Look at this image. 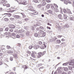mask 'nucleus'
Listing matches in <instances>:
<instances>
[{"label": "nucleus", "mask_w": 74, "mask_h": 74, "mask_svg": "<svg viewBox=\"0 0 74 74\" xmlns=\"http://www.w3.org/2000/svg\"><path fill=\"white\" fill-rule=\"evenodd\" d=\"M39 64V67H40V66H41L42 65V64Z\"/></svg>", "instance_id": "603ef678"}, {"label": "nucleus", "mask_w": 74, "mask_h": 74, "mask_svg": "<svg viewBox=\"0 0 74 74\" xmlns=\"http://www.w3.org/2000/svg\"><path fill=\"white\" fill-rule=\"evenodd\" d=\"M61 40L62 41H65V40L63 38Z\"/></svg>", "instance_id": "6e6d98bb"}, {"label": "nucleus", "mask_w": 74, "mask_h": 74, "mask_svg": "<svg viewBox=\"0 0 74 74\" xmlns=\"http://www.w3.org/2000/svg\"><path fill=\"white\" fill-rule=\"evenodd\" d=\"M34 36L35 37H38V34L37 33H35L34 34Z\"/></svg>", "instance_id": "aec40b11"}, {"label": "nucleus", "mask_w": 74, "mask_h": 74, "mask_svg": "<svg viewBox=\"0 0 74 74\" xmlns=\"http://www.w3.org/2000/svg\"><path fill=\"white\" fill-rule=\"evenodd\" d=\"M66 1H64V3H65V4H66Z\"/></svg>", "instance_id": "338daca9"}, {"label": "nucleus", "mask_w": 74, "mask_h": 74, "mask_svg": "<svg viewBox=\"0 0 74 74\" xmlns=\"http://www.w3.org/2000/svg\"><path fill=\"white\" fill-rule=\"evenodd\" d=\"M47 25H49V26H52V25L50 24L49 23H48Z\"/></svg>", "instance_id": "4d7b16f0"}, {"label": "nucleus", "mask_w": 74, "mask_h": 74, "mask_svg": "<svg viewBox=\"0 0 74 74\" xmlns=\"http://www.w3.org/2000/svg\"><path fill=\"white\" fill-rule=\"evenodd\" d=\"M2 8H0V11H2Z\"/></svg>", "instance_id": "e2e57ef3"}, {"label": "nucleus", "mask_w": 74, "mask_h": 74, "mask_svg": "<svg viewBox=\"0 0 74 74\" xmlns=\"http://www.w3.org/2000/svg\"><path fill=\"white\" fill-rule=\"evenodd\" d=\"M41 16L42 17H44V14H42Z\"/></svg>", "instance_id": "69168bd1"}, {"label": "nucleus", "mask_w": 74, "mask_h": 74, "mask_svg": "<svg viewBox=\"0 0 74 74\" xmlns=\"http://www.w3.org/2000/svg\"><path fill=\"white\" fill-rule=\"evenodd\" d=\"M20 37L21 36H19V35H17L16 36V38H20Z\"/></svg>", "instance_id": "cd10ccee"}, {"label": "nucleus", "mask_w": 74, "mask_h": 74, "mask_svg": "<svg viewBox=\"0 0 74 74\" xmlns=\"http://www.w3.org/2000/svg\"><path fill=\"white\" fill-rule=\"evenodd\" d=\"M57 44H60L61 42V41L60 40H57L56 41Z\"/></svg>", "instance_id": "ddd939ff"}, {"label": "nucleus", "mask_w": 74, "mask_h": 74, "mask_svg": "<svg viewBox=\"0 0 74 74\" xmlns=\"http://www.w3.org/2000/svg\"><path fill=\"white\" fill-rule=\"evenodd\" d=\"M38 58H40V57H41L42 56V52H39L38 53Z\"/></svg>", "instance_id": "20e7f679"}, {"label": "nucleus", "mask_w": 74, "mask_h": 74, "mask_svg": "<svg viewBox=\"0 0 74 74\" xmlns=\"http://www.w3.org/2000/svg\"><path fill=\"white\" fill-rule=\"evenodd\" d=\"M40 47L38 45H37L36 46H34V48L35 49H37L38 48Z\"/></svg>", "instance_id": "9d476101"}, {"label": "nucleus", "mask_w": 74, "mask_h": 74, "mask_svg": "<svg viewBox=\"0 0 74 74\" xmlns=\"http://www.w3.org/2000/svg\"><path fill=\"white\" fill-rule=\"evenodd\" d=\"M34 15H37L38 14V12H34Z\"/></svg>", "instance_id": "c756f323"}, {"label": "nucleus", "mask_w": 74, "mask_h": 74, "mask_svg": "<svg viewBox=\"0 0 74 74\" xmlns=\"http://www.w3.org/2000/svg\"><path fill=\"white\" fill-rule=\"evenodd\" d=\"M23 4L24 5H26V2H23Z\"/></svg>", "instance_id": "c9c22d12"}, {"label": "nucleus", "mask_w": 74, "mask_h": 74, "mask_svg": "<svg viewBox=\"0 0 74 74\" xmlns=\"http://www.w3.org/2000/svg\"><path fill=\"white\" fill-rule=\"evenodd\" d=\"M54 6H55V7H56V8H58V5H57L56 4H54Z\"/></svg>", "instance_id": "7c9ffc66"}, {"label": "nucleus", "mask_w": 74, "mask_h": 74, "mask_svg": "<svg viewBox=\"0 0 74 74\" xmlns=\"http://www.w3.org/2000/svg\"><path fill=\"white\" fill-rule=\"evenodd\" d=\"M68 74H71V72L70 71H69L68 72Z\"/></svg>", "instance_id": "680f3d73"}, {"label": "nucleus", "mask_w": 74, "mask_h": 74, "mask_svg": "<svg viewBox=\"0 0 74 74\" xmlns=\"http://www.w3.org/2000/svg\"><path fill=\"white\" fill-rule=\"evenodd\" d=\"M41 3L42 6H44L47 4V1L44 0H43L41 2Z\"/></svg>", "instance_id": "f03ea898"}, {"label": "nucleus", "mask_w": 74, "mask_h": 74, "mask_svg": "<svg viewBox=\"0 0 74 74\" xmlns=\"http://www.w3.org/2000/svg\"><path fill=\"white\" fill-rule=\"evenodd\" d=\"M29 9L30 11H34V8L33 7L31 6H29Z\"/></svg>", "instance_id": "0eeeda50"}, {"label": "nucleus", "mask_w": 74, "mask_h": 74, "mask_svg": "<svg viewBox=\"0 0 74 74\" xmlns=\"http://www.w3.org/2000/svg\"><path fill=\"white\" fill-rule=\"evenodd\" d=\"M38 44H39V45H41V44H42V42L41 41H39L38 42Z\"/></svg>", "instance_id": "2f4dec72"}, {"label": "nucleus", "mask_w": 74, "mask_h": 74, "mask_svg": "<svg viewBox=\"0 0 74 74\" xmlns=\"http://www.w3.org/2000/svg\"><path fill=\"white\" fill-rule=\"evenodd\" d=\"M36 67H40V66H39V64H38L36 65Z\"/></svg>", "instance_id": "bf43d9fd"}, {"label": "nucleus", "mask_w": 74, "mask_h": 74, "mask_svg": "<svg viewBox=\"0 0 74 74\" xmlns=\"http://www.w3.org/2000/svg\"><path fill=\"white\" fill-rule=\"evenodd\" d=\"M4 34H5V35H7V34H8V33H7V32H6Z\"/></svg>", "instance_id": "052dcab7"}, {"label": "nucleus", "mask_w": 74, "mask_h": 74, "mask_svg": "<svg viewBox=\"0 0 74 74\" xmlns=\"http://www.w3.org/2000/svg\"><path fill=\"white\" fill-rule=\"evenodd\" d=\"M32 47H33V46H30L29 47V48L30 49H31L32 48Z\"/></svg>", "instance_id": "4c0bfd02"}, {"label": "nucleus", "mask_w": 74, "mask_h": 74, "mask_svg": "<svg viewBox=\"0 0 74 74\" xmlns=\"http://www.w3.org/2000/svg\"><path fill=\"white\" fill-rule=\"evenodd\" d=\"M8 20L9 19L7 18H5L4 19V20L5 22H8Z\"/></svg>", "instance_id": "6ab92c4d"}, {"label": "nucleus", "mask_w": 74, "mask_h": 74, "mask_svg": "<svg viewBox=\"0 0 74 74\" xmlns=\"http://www.w3.org/2000/svg\"><path fill=\"white\" fill-rule=\"evenodd\" d=\"M4 15H6L4 17H5V16H9V15H10L9 16H11V14H8V13H4Z\"/></svg>", "instance_id": "2eb2a0df"}, {"label": "nucleus", "mask_w": 74, "mask_h": 74, "mask_svg": "<svg viewBox=\"0 0 74 74\" xmlns=\"http://www.w3.org/2000/svg\"><path fill=\"white\" fill-rule=\"evenodd\" d=\"M5 5H6V4L5 3V2L3 4V6H5Z\"/></svg>", "instance_id": "5fc2aeb1"}, {"label": "nucleus", "mask_w": 74, "mask_h": 74, "mask_svg": "<svg viewBox=\"0 0 74 74\" xmlns=\"http://www.w3.org/2000/svg\"><path fill=\"white\" fill-rule=\"evenodd\" d=\"M22 68H24V70H26L27 69V66L26 65H23L22 66Z\"/></svg>", "instance_id": "1a4fd4ad"}, {"label": "nucleus", "mask_w": 74, "mask_h": 74, "mask_svg": "<svg viewBox=\"0 0 74 74\" xmlns=\"http://www.w3.org/2000/svg\"><path fill=\"white\" fill-rule=\"evenodd\" d=\"M52 7L53 8V9H55V8L54 7V6H52Z\"/></svg>", "instance_id": "0e129e2a"}, {"label": "nucleus", "mask_w": 74, "mask_h": 74, "mask_svg": "<svg viewBox=\"0 0 74 74\" xmlns=\"http://www.w3.org/2000/svg\"><path fill=\"white\" fill-rule=\"evenodd\" d=\"M7 53H9V54H12V53H13V52L11 51H8Z\"/></svg>", "instance_id": "a211bd4d"}, {"label": "nucleus", "mask_w": 74, "mask_h": 74, "mask_svg": "<svg viewBox=\"0 0 74 74\" xmlns=\"http://www.w3.org/2000/svg\"><path fill=\"white\" fill-rule=\"evenodd\" d=\"M10 32H13V29H11L10 30Z\"/></svg>", "instance_id": "c03bdc74"}, {"label": "nucleus", "mask_w": 74, "mask_h": 74, "mask_svg": "<svg viewBox=\"0 0 74 74\" xmlns=\"http://www.w3.org/2000/svg\"><path fill=\"white\" fill-rule=\"evenodd\" d=\"M14 57L16 58H17V55L16 54H15L14 55Z\"/></svg>", "instance_id": "49530a36"}, {"label": "nucleus", "mask_w": 74, "mask_h": 74, "mask_svg": "<svg viewBox=\"0 0 74 74\" xmlns=\"http://www.w3.org/2000/svg\"><path fill=\"white\" fill-rule=\"evenodd\" d=\"M33 15H34V13H32L30 14V15H31V16H33Z\"/></svg>", "instance_id": "37998d69"}, {"label": "nucleus", "mask_w": 74, "mask_h": 74, "mask_svg": "<svg viewBox=\"0 0 74 74\" xmlns=\"http://www.w3.org/2000/svg\"><path fill=\"white\" fill-rule=\"evenodd\" d=\"M45 53H46V52L45 51H43L42 54V55H45Z\"/></svg>", "instance_id": "a19ab883"}, {"label": "nucleus", "mask_w": 74, "mask_h": 74, "mask_svg": "<svg viewBox=\"0 0 74 74\" xmlns=\"http://www.w3.org/2000/svg\"><path fill=\"white\" fill-rule=\"evenodd\" d=\"M63 12H66L67 11H66V9H64Z\"/></svg>", "instance_id": "09e8293b"}, {"label": "nucleus", "mask_w": 74, "mask_h": 74, "mask_svg": "<svg viewBox=\"0 0 74 74\" xmlns=\"http://www.w3.org/2000/svg\"><path fill=\"white\" fill-rule=\"evenodd\" d=\"M30 60H31L32 61H35L36 60V58H32V57H30Z\"/></svg>", "instance_id": "f3484780"}, {"label": "nucleus", "mask_w": 74, "mask_h": 74, "mask_svg": "<svg viewBox=\"0 0 74 74\" xmlns=\"http://www.w3.org/2000/svg\"><path fill=\"white\" fill-rule=\"evenodd\" d=\"M45 42H43V44L40 46L41 49H45V48H47V44Z\"/></svg>", "instance_id": "f257e3e1"}, {"label": "nucleus", "mask_w": 74, "mask_h": 74, "mask_svg": "<svg viewBox=\"0 0 74 74\" xmlns=\"http://www.w3.org/2000/svg\"><path fill=\"white\" fill-rule=\"evenodd\" d=\"M6 6L7 7H10V5L8 3L6 4Z\"/></svg>", "instance_id": "bb28decb"}, {"label": "nucleus", "mask_w": 74, "mask_h": 74, "mask_svg": "<svg viewBox=\"0 0 74 74\" xmlns=\"http://www.w3.org/2000/svg\"><path fill=\"white\" fill-rule=\"evenodd\" d=\"M10 60L11 61H12V60H13V59L12 58H10Z\"/></svg>", "instance_id": "13d9d810"}, {"label": "nucleus", "mask_w": 74, "mask_h": 74, "mask_svg": "<svg viewBox=\"0 0 74 74\" xmlns=\"http://www.w3.org/2000/svg\"><path fill=\"white\" fill-rule=\"evenodd\" d=\"M29 32H27L26 34V36H29Z\"/></svg>", "instance_id": "393cba45"}, {"label": "nucleus", "mask_w": 74, "mask_h": 74, "mask_svg": "<svg viewBox=\"0 0 74 74\" xmlns=\"http://www.w3.org/2000/svg\"><path fill=\"white\" fill-rule=\"evenodd\" d=\"M47 12H48V13H49V14H52V13H53V12L52 11L49 10L47 11Z\"/></svg>", "instance_id": "f8f14e48"}, {"label": "nucleus", "mask_w": 74, "mask_h": 74, "mask_svg": "<svg viewBox=\"0 0 74 74\" xmlns=\"http://www.w3.org/2000/svg\"><path fill=\"white\" fill-rule=\"evenodd\" d=\"M68 68H67V67H65L64 68V71H67V70H68Z\"/></svg>", "instance_id": "4be33fe9"}, {"label": "nucleus", "mask_w": 74, "mask_h": 74, "mask_svg": "<svg viewBox=\"0 0 74 74\" xmlns=\"http://www.w3.org/2000/svg\"><path fill=\"white\" fill-rule=\"evenodd\" d=\"M7 49H10V47L9 46H7Z\"/></svg>", "instance_id": "864d4df0"}, {"label": "nucleus", "mask_w": 74, "mask_h": 74, "mask_svg": "<svg viewBox=\"0 0 74 74\" xmlns=\"http://www.w3.org/2000/svg\"><path fill=\"white\" fill-rule=\"evenodd\" d=\"M32 53L31 54V56L32 57H33L34 58H36V56L34 54L35 53V52L33 51L32 52Z\"/></svg>", "instance_id": "39448f33"}, {"label": "nucleus", "mask_w": 74, "mask_h": 74, "mask_svg": "<svg viewBox=\"0 0 74 74\" xmlns=\"http://www.w3.org/2000/svg\"><path fill=\"white\" fill-rule=\"evenodd\" d=\"M14 17L15 19H19V18H21V16L19 15H15L14 16Z\"/></svg>", "instance_id": "6e6552de"}, {"label": "nucleus", "mask_w": 74, "mask_h": 74, "mask_svg": "<svg viewBox=\"0 0 74 74\" xmlns=\"http://www.w3.org/2000/svg\"><path fill=\"white\" fill-rule=\"evenodd\" d=\"M63 66H66L67 65V63H64L63 64Z\"/></svg>", "instance_id": "de8ad7c7"}, {"label": "nucleus", "mask_w": 74, "mask_h": 74, "mask_svg": "<svg viewBox=\"0 0 74 74\" xmlns=\"http://www.w3.org/2000/svg\"><path fill=\"white\" fill-rule=\"evenodd\" d=\"M73 19H74L73 18V17H71L70 18V20H71V21H73Z\"/></svg>", "instance_id": "a18cd8bd"}, {"label": "nucleus", "mask_w": 74, "mask_h": 74, "mask_svg": "<svg viewBox=\"0 0 74 74\" xmlns=\"http://www.w3.org/2000/svg\"><path fill=\"white\" fill-rule=\"evenodd\" d=\"M69 65L73 66L74 65V62H72L69 63Z\"/></svg>", "instance_id": "4468645a"}, {"label": "nucleus", "mask_w": 74, "mask_h": 74, "mask_svg": "<svg viewBox=\"0 0 74 74\" xmlns=\"http://www.w3.org/2000/svg\"><path fill=\"white\" fill-rule=\"evenodd\" d=\"M58 17L59 19H62V15L60 14L58 15Z\"/></svg>", "instance_id": "dca6fc26"}, {"label": "nucleus", "mask_w": 74, "mask_h": 74, "mask_svg": "<svg viewBox=\"0 0 74 74\" xmlns=\"http://www.w3.org/2000/svg\"><path fill=\"white\" fill-rule=\"evenodd\" d=\"M67 13L68 14H71V12H70V10H69L68 11H67Z\"/></svg>", "instance_id": "58836bf2"}, {"label": "nucleus", "mask_w": 74, "mask_h": 74, "mask_svg": "<svg viewBox=\"0 0 74 74\" xmlns=\"http://www.w3.org/2000/svg\"><path fill=\"white\" fill-rule=\"evenodd\" d=\"M5 31H8V27L6 28L5 29Z\"/></svg>", "instance_id": "e433bc0d"}, {"label": "nucleus", "mask_w": 74, "mask_h": 74, "mask_svg": "<svg viewBox=\"0 0 74 74\" xmlns=\"http://www.w3.org/2000/svg\"><path fill=\"white\" fill-rule=\"evenodd\" d=\"M44 69V67L42 66L39 69V70L40 71V70H41V69Z\"/></svg>", "instance_id": "473e14b6"}, {"label": "nucleus", "mask_w": 74, "mask_h": 74, "mask_svg": "<svg viewBox=\"0 0 74 74\" xmlns=\"http://www.w3.org/2000/svg\"><path fill=\"white\" fill-rule=\"evenodd\" d=\"M47 29H51V27H49L47 26Z\"/></svg>", "instance_id": "3c124183"}, {"label": "nucleus", "mask_w": 74, "mask_h": 74, "mask_svg": "<svg viewBox=\"0 0 74 74\" xmlns=\"http://www.w3.org/2000/svg\"><path fill=\"white\" fill-rule=\"evenodd\" d=\"M46 7L47 8H49V7H50V5H49V4L47 5L46 6Z\"/></svg>", "instance_id": "b1692460"}, {"label": "nucleus", "mask_w": 74, "mask_h": 74, "mask_svg": "<svg viewBox=\"0 0 74 74\" xmlns=\"http://www.w3.org/2000/svg\"><path fill=\"white\" fill-rule=\"evenodd\" d=\"M26 52L27 53H28L29 55H30V54H31V52L29 51H27Z\"/></svg>", "instance_id": "5701e85b"}, {"label": "nucleus", "mask_w": 74, "mask_h": 74, "mask_svg": "<svg viewBox=\"0 0 74 74\" xmlns=\"http://www.w3.org/2000/svg\"><path fill=\"white\" fill-rule=\"evenodd\" d=\"M61 44L62 45H65V44H66V43L65 42H63L61 43Z\"/></svg>", "instance_id": "79ce46f5"}, {"label": "nucleus", "mask_w": 74, "mask_h": 74, "mask_svg": "<svg viewBox=\"0 0 74 74\" xmlns=\"http://www.w3.org/2000/svg\"><path fill=\"white\" fill-rule=\"evenodd\" d=\"M34 2V3H37L38 2V0H33Z\"/></svg>", "instance_id": "72a5a7b5"}, {"label": "nucleus", "mask_w": 74, "mask_h": 74, "mask_svg": "<svg viewBox=\"0 0 74 74\" xmlns=\"http://www.w3.org/2000/svg\"><path fill=\"white\" fill-rule=\"evenodd\" d=\"M62 35H58L57 36L58 38H61V37H62Z\"/></svg>", "instance_id": "f704fd0d"}, {"label": "nucleus", "mask_w": 74, "mask_h": 74, "mask_svg": "<svg viewBox=\"0 0 74 74\" xmlns=\"http://www.w3.org/2000/svg\"><path fill=\"white\" fill-rule=\"evenodd\" d=\"M19 32H20L21 33H22L23 32V29H21L19 30Z\"/></svg>", "instance_id": "412c9836"}, {"label": "nucleus", "mask_w": 74, "mask_h": 74, "mask_svg": "<svg viewBox=\"0 0 74 74\" xmlns=\"http://www.w3.org/2000/svg\"><path fill=\"white\" fill-rule=\"evenodd\" d=\"M2 56V53H0V56Z\"/></svg>", "instance_id": "774afa93"}, {"label": "nucleus", "mask_w": 74, "mask_h": 74, "mask_svg": "<svg viewBox=\"0 0 74 74\" xmlns=\"http://www.w3.org/2000/svg\"><path fill=\"white\" fill-rule=\"evenodd\" d=\"M3 64V62L0 61V65H2Z\"/></svg>", "instance_id": "8fccbe9b"}, {"label": "nucleus", "mask_w": 74, "mask_h": 74, "mask_svg": "<svg viewBox=\"0 0 74 74\" xmlns=\"http://www.w3.org/2000/svg\"><path fill=\"white\" fill-rule=\"evenodd\" d=\"M64 19V20H66L67 19V16L66 14H63Z\"/></svg>", "instance_id": "9b49d317"}, {"label": "nucleus", "mask_w": 74, "mask_h": 74, "mask_svg": "<svg viewBox=\"0 0 74 74\" xmlns=\"http://www.w3.org/2000/svg\"><path fill=\"white\" fill-rule=\"evenodd\" d=\"M40 33L42 35V37H45V35H46V34L45 33H44V32L43 31H42V30H40Z\"/></svg>", "instance_id": "7ed1b4c3"}, {"label": "nucleus", "mask_w": 74, "mask_h": 74, "mask_svg": "<svg viewBox=\"0 0 74 74\" xmlns=\"http://www.w3.org/2000/svg\"><path fill=\"white\" fill-rule=\"evenodd\" d=\"M1 2L2 3H5V0H3L1 1Z\"/></svg>", "instance_id": "c85d7f7f"}, {"label": "nucleus", "mask_w": 74, "mask_h": 74, "mask_svg": "<svg viewBox=\"0 0 74 74\" xmlns=\"http://www.w3.org/2000/svg\"><path fill=\"white\" fill-rule=\"evenodd\" d=\"M68 68H69V69L70 70H72V69H73V67L71 66H69Z\"/></svg>", "instance_id": "a878e982"}, {"label": "nucleus", "mask_w": 74, "mask_h": 74, "mask_svg": "<svg viewBox=\"0 0 74 74\" xmlns=\"http://www.w3.org/2000/svg\"><path fill=\"white\" fill-rule=\"evenodd\" d=\"M46 1L47 3H50V2H51V1H50V0H47Z\"/></svg>", "instance_id": "ea45409f"}, {"label": "nucleus", "mask_w": 74, "mask_h": 74, "mask_svg": "<svg viewBox=\"0 0 74 74\" xmlns=\"http://www.w3.org/2000/svg\"><path fill=\"white\" fill-rule=\"evenodd\" d=\"M9 27L10 29H14L15 26V25H9Z\"/></svg>", "instance_id": "423d86ee"}]
</instances>
